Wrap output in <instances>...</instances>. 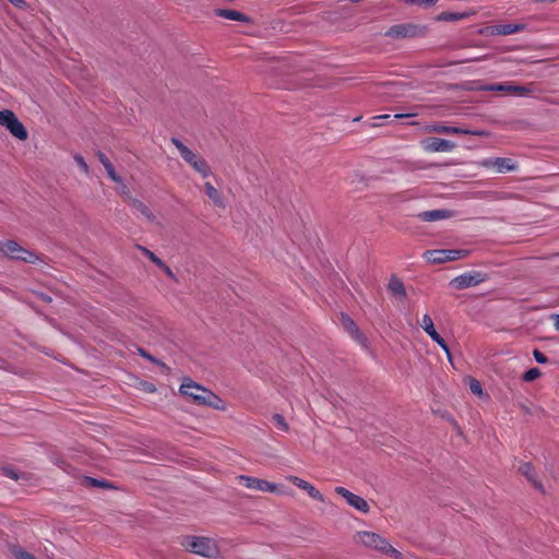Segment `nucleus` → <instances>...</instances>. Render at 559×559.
Here are the masks:
<instances>
[{"label":"nucleus","instance_id":"1","mask_svg":"<svg viewBox=\"0 0 559 559\" xmlns=\"http://www.w3.org/2000/svg\"><path fill=\"white\" fill-rule=\"evenodd\" d=\"M171 143L178 150L181 158L199 175L203 178H207L211 175V168L207 162L201 157L198 153L190 150L183 144L178 138H171Z\"/></svg>","mask_w":559,"mask_h":559},{"label":"nucleus","instance_id":"2","mask_svg":"<svg viewBox=\"0 0 559 559\" xmlns=\"http://www.w3.org/2000/svg\"><path fill=\"white\" fill-rule=\"evenodd\" d=\"M469 251L465 249H435L427 250L424 258L432 264H441L449 261H456L468 257Z\"/></svg>","mask_w":559,"mask_h":559},{"label":"nucleus","instance_id":"3","mask_svg":"<svg viewBox=\"0 0 559 559\" xmlns=\"http://www.w3.org/2000/svg\"><path fill=\"white\" fill-rule=\"evenodd\" d=\"M187 540L188 543L186 544V547L193 554L205 558H214L218 554V548L215 542L209 537H187Z\"/></svg>","mask_w":559,"mask_h":559},{"label":"nucleus","instance_id":"4","mask_svg":"<svg viewBox=\"0 0 559 559\" xmlns=\"http://www.w3.org/2000/svg\"><path fill=\"white\" fill-rule=\"evenodd\" d=\"M0 251L10 259L20 260L27 263H35L38 260V257L34 252L21 247L14 240H5L0 242Z\"/></svg>","mask_w":559,"mask_h":559},{"label":"nucleus","instance_id":"5","mask_svg":"<svg viewBox=\"0 0 559 559\" xmlns=\"http://www.w3.org/2000/svg\"><path fill=\"white\" fill-rule=\"evenodd\" d=\"M179 392L182 395L189 397L194 404L203 406L206 399L205 393L209 392V389L200 385L190 378H185L180 385Z\"/></svg>","mask_w":559,"mask_h":559},{"label":"nucleus","instance_id":"6","mask_svg":"<svg viewBox=\"0 0 559 559\" xmlns=\"http://www.w3.org/2000/svg\"><path fill=\"white\" fill-rule=\"evenodd\" d=\"M486 274L478 271H471L451 280L450 285L455 289H466L479 285L486 281Z\"/></svg>","mask_w":559,"mask_h":559},{"label":"nucleus","instance_id":"7","mask_svg":"<svg viewBox=\"0 0 559 559\" xmlns=\"http://www.w3.org/2000/svg\"><path fill=\"white\" fill-rule=\"evenodd\" d=\"M526 29L524 23H500L496 25L486 26L481 34L486 36H508L515 33H521Z\"/></svg>","mask_w":559,"mask_h":559},{"label":"nucleus","instance_id":"8","mask_svg":"<svg viewBox=\"0 0 559 559\" xmlns=\"http://www.w3.org/2000/svg\"><path fill=\"white\" fill-rule=\"evenodd\" d=\"M426 132H435V133H441V134H471V135H478V136H485L487 135V132L484 130H471L460 127H449L439 122H435L431 124H428L425 127Z\"/></svg>","mask_w":559,"mask_h":559},{"label":"nucleus","instance_id":"9","mask_svg":"<svg viewBox=\"0 0 559 559\" xmlns=\"http://www.w3.org/2000/svg\"><path fill=\"white\" fill-rule=\"evenodd\" d=\"M420 146L425 152H452L455 143L440 138H428L420 142Z\"/></svg>","mask_w":559,"mask_h":559},{"label":"nucleus","instance_id":"10","mask_svg":"<svg viewBox=\"0 0 559 559\" xmlns=\"http://www.w3.org/2000/svg\"><path fill=\"white\" fill-rule=\"evenodd\" d=\"M335 492L343 497L346 502L356 510L362 513H368L370 511L369 503L362 497L353 493L345 487H336Z\"/></svg>","mask_w":559,"mask_h":559},{"label":"nucleus","instance_id":"11","mask_svg":"<svg viewBox=\"0 0 559 559\" xmlns=\"http://www.w3.org/2000/svg\"><path fill=\"white\" fill-rule=\"evenodd\" d=\"M478 90L488 92H506L518 96H525L531 92V90L525 86L515 85L510 82L488 84L480 86Z\"/></svg>","mask_w":559,"mask_h":559},{"label":"nucleus","instance_id":"12","mask_svg":"<svg viewBox=\"0 0 559 559\" xmlns=\"http://www.w3.org/2000/svg\"><path fill=\"white\" fill-rule=\"evenodd\" d=\"M479 165L485 168H495L499 174L514 171L518 168V165L511 158L507 157L485 159L481 160Z\"/></svg>","mask_w":559,"mask_h":559},{"label":"nucleus","instance_id":"13","mask_svg":"<svg viewBox=\"0 0 559 559\" xmlns=\"http://www.w3.org/2000/svg\"><path fill=\"white\" fill-rule=\"evenodd\" d=\"M358 536L361 544L366 547L373 548L381 552H383L389 543L385 538L372 532H359Z\"/></svg>","mask_w":559,"mask_h":559},{"label":"nucleus","instance_id":"14","mask_svg":"<svg viewBox=\"0 0 559 559\" xmlns=\"http://www.w3.org/2000/svg\"><path fill=\"white\" fill-rule=\"evenodd\" d=\"M452 213L453 212H419L412 216L409 222L411 226H408V228H417L416 223L418 222L426 223L450 218Z\"/></svg>","mask_w":559,"mask_h":559},{"label":"nucleus","instance_id":"15","mask_svg":"<svg viewBox=\"0 0 559 559\" xmlns=\"http://www.w3.org/2000/svg\"><path fill=\"white\" fill-rule=\"evenodd\" d=\"M341 323L343 328L360 344L366 345L367 338L360 332L354 320L346 313H341Z\"/></svg>","mask_w":559,"mask_h":559},{"label":"nucleus","instance_id":"16","mask_svg":"<svg viewBox=\"0 0 559 559\" xmlns=\"http://www.w3.org/2000/svg\"><path fill=\"white\" fill-rule=\"evenodd\" d=\"M239 480L247 487V488H252V489H257V490H260V491H274L276 486L272 483H269L264 479H260V478H255V477H251V476H245V475H241L239 477Z\"/></svg>","mask_w":559,"mask_h":559},{"label":"nucleus","instance_id":"17","mask_svg":"<svg viewBox=\"0 0 559 559\" xmlns=\"http://www.w3.org/2000/svg\"><path fill=\"white\" fill-rule=\"evenodd\" d=\"M519 472L537 489L539 492L545 493V488L540 480L537 478V473L530 462L522 463Z\"/></svg>","mask_w":559,"mask_h":559},{"label":"nucleus","instance_id":"18","mask_svg":"<svg viewBox=\"0 0 559 559\" xmlns=\"http://www.w3.org/2000/svg\"><path fill=\"white\" fill-rule=\"evenodd\" d=\"M289 481L297 486L300 489H304L307 491V493L314 500L323 502L324 498L323 495L310 483L297 477V476H290Z\"/></svg>","mask_w":559,"mask_h":559},{"label":"nucleus","instance_id":"19","mask_svg":"<svg viewBox=\"0 0 559 559\" xmlns=\"http://www.w3.org/2000/svg\"><path fill=\"white\" fill-rule=\"evenodd\" d=\"M214 14L219 17H224L231 21H238L243 23H249L250 17L239 11L230 10V9H216Z\"/></svg>","mask_w":559,"mask_h":559},{"label":"nucleus","instance_id":"20","mask_svg":"<svg viewBox=\"0 0 559 559\" xmlns=\"http://www.w3.org/2000/svg\"><path fill=\"white\" fill-rule=\"evenodd\" d=\"M9 132L16 139L25 141L28 138L27 130L23 123L15 117L7 128Z\"/></svg>","mask_w":559,"mask_h":559},{"label":"nucleus","instance_id":"21","mask_svg":"<svg viewBox=\"0 0 559 559\" xmlns=\"http://www.w3.org/2000/svg\"><path fill=\"white\" fill-rule=\"evenodd\" d=\"M388 289L399 298L404 299L406 297L404 283L395 275L391 276L388 284Z\"/></svg>","mask_w":559,"mask_h":559},{"label":"nucleus","instance_id":"22","mask_svg":"<svg viewBox=\"0 0 559 559\" xmlns=\"http://www.w3.org/2000/svg\"><path fill=\"white\" fill-rule=\"evenodd\" d=\"M205 394H206V399H205L203 406H209V407H211L213 409H217V411H226L227 405H226L225 401L222 400L218 395L213 393L211 390H209V392Z\"/></svg>","mask_w":559,"mask_h":559},{"label":"nucleus","instance_id":"23","mask_svg":"<svg viewBox=\"0 0 559 559\" xmlns=\"http://www.w3.org/2000/svg\"><path fill=\"white\" fill-rule=\"evenodd\" d=\"M413 26L412 25H394L386 32V36L401 38L413 35Z\"/></svg>","mask_w":559,"mask_h":559},{"label":"nucleus","instance_id":"24","mask_svg":"<svg viewBox=\"0 0 559 559\" xmlns=\"http://www.w3.org/2000/svg\"><path fill=\"white\" fill-rule=\"evenodd\" d=\"M206 195L213 201V205L216 207H224V201L221 192L213 187L210 182L204 185Z\"/></svg>","mask_w":559,"mask_h":559},{"label":"nucleus","instance_id":"25","mask_svg":"<svg viewBox=\"0 0 559 559\" xmlns=\"http://www.w3.org/2000/svg\"><path fill=\"white\" fill-rule=\"evenodd\" d=\"M82 485L85 487H98V488H105V489L114 488V486L109 481H107L105 479L93 478L90 476L83 477Z\"/></svg>","mask_w":559,"mask_h":559},{"label":"nucleus","instance_id":"26","mask_svg":"<svg viewBox=\"0 0 559 559\" xmlns=\"http://www.w3.org/2000/svg\"><path fill=\"white\" fill-rule=\"evenodd\" d=\"M420 326L424 329V331L431 337H437L438 336V332L436 331L435 329V324H433V321L432 319L430 318L429 314H425L423 317V320H421V323H420Z\"/></svg>","mask_w":559,"mask_h":559},{"label":"nucleus","instance_id":"27","mask_svg":"<svg viewBox=\"0 0 559 559\" xmlns=\"http://www.w3.org/2000/svg\"><path fill=\"white\" fill-rule=\"evenodd\" d=\"M15 117L12 110H0V126L8 128Z\"/></svg>","mask_w":559,"mask_h":559},{"label":"nucleus","instance_id":"28","mask_svg":"<svg viewBox=\"0 0 559 559\" xmlns=\"http://www.w3.org/2000/svg\"><path fill=\"white\" fill-rule=\"evenodd\" d=\"M139 250L148 258L156 266L164 265V261H162L153 251L148 250L143 246H138Z\"/></svg>","mask_w":559,"mask_h":559},{"label":"nucleus","instance_id":"29","mask_svg":"<svg viewBox=\"0 0 559 559\" xmlns=\"http://www.w3.org/2000/svg\"><path fill=\"white\" fill-rule=\"evenodd\" d=\"M466 16H467L466 13L443 12L439 15L438 19L441 21L453 22V21L462 20Z\"/></svg>","mask_w":559,"mask_h":559},{"label":"nucleus","instance_id":"30","mask_svg":"<svg viewBox=\"0 0 559 559\" xmlns=\"http://www.w3.org/2000/svg\"><path fill=\"white\" fill-rule=\"evenodd\" d=\"M11 552L13 554V556L16 559H36L34 555H32L31 552H27L20 546H13L11 548Z\"/></svg>","mask_w":559,"mask_h":559},{"label":"nucleus","instance_id":"31","mask_svg":"<svg viewBox=\"0 0 559 559\" xmlns=\"http://www.w3.org/2000/svg\"><path fill=\"white\" fill-rule=\"evenodd\" d=\"M468 384H469V390L473 394L477 395V396H483L484 395V391H483V388H481V384L478 380L474 379V378H469L468 380Z\"/></svg>","mask_w":559,"mask_h":559},{"label":"nucleus","instance_id":"32","mask_svg":"<svg viewBox=\"0 0 559 559\" xmlns=\"http://www.w3.org/2000/svg\"><path fill=\"white\" fill-rule=\"evenodd\" d=\"M540 374H542V372L538 368H531L526 372H524L522 379L525 382H532V381L536 380L537 378H539Z\"/></svg>","mask_w":559,"mask_h":559},{"label":"nucleus","instance_id":"33","mask_svg":"<svg viewBox=\"0 0 559 559\" xmlns=\"http://www.w3.org/2000/svg\"><path fill=\"white\" fill-rule=\"evenodd\" d=\"M138 353L140 356H142L143 358L152 361L153 364L155 365H158V366H162V367H166V365L164 362H162L160 360H158L157 358H155L154 356H152L148 352H146L144 348L142 347H138L136 348Z\"/></svg>","mask_w":559,"mask_h":559},{"label":"nucleus","instance_id":"34","mask_svg":"<svg viewBox=\"0 0 559 559\" xmlns=\"http://www.w3.org/2000/svg\"><path fill=\"white\" fill-rule=\"evenodd\" d=\"M3 474L7 476V477H10L14 480H20L21 478L22 479H25V474L22 473V474H19L14 468L10 467V466H5L3 467Z\"/></svg>","mask_w":559,"mask_h":559},{"label":"nucleus","instance_id":"35","mask_svg":"<svg viewBox=\"0 0 559 559\" xmlns=\"http://www.w3.org/2000/svg\"><path fill=\"white\" fill-rule=\"evenodd\" d=\"M106 171L108 177L116 183L122 185V178L116 174L114 165L110 163L109 165H106Z\"/></svg>","mask_w":559,"mask_h":559},{"label":"nucleus","instance_id":"36","mask_svg":"<svg viewBox=\"0 0 559 559\" xmlns=\"http://www.w3.org/2000/svg\"><path fill=\"white\" fill-rule=\"evenodd\" d=\"M275 425L283 431H288L289 427L285 418L281 414H274L272 417Z\"/></svg>","mask_w":559,"mask_h":559},{"label":"nucleus","instance_id":"37","mask_svg":"<svg viewBox=\"0 0 559 559\" xmlns=\"http://www.w3.org/2000/svg\"><path fill=\"white\" fill-rule=\"evenodd\" d=\"M431 340L435 341L444 350V353L448 355L449 360H451L450 348L445 341L443 340V337L440 334H438L437 337H433Z\"/></svg>","mask_w":559,"mask_h":559},{"label":"nucleus","instance_id":"38","mask_svg":"<svg viewBox=\"0 0 559 559\" xmlns=\"http://www.w3.org/2000/svg\"><path fill=\"white\" fill-rule=\"evenodd\" d=\"M431 340L435 341L444 350V353L448 355L449 360H451L450 348L445 341L443 340V337L440 334H438L437 337H433Z\"/></svg>","mask_w":559,"mask_h":559},{"label":"nucleus","instance_id":"39","mask_svg":"<svg viewBox=\"0 0 559 559\" xmlns=\"http://www.w3.org/2000/svg\"><path fill=\"white\" fill-rule=\"evenodd\" d=\"M383 554L390 555V556L394 557L395 559H402V557H403L402 552L399 551L397 549H395L394 547H392L390 545V543H388L386 547L383 550Z\"/></svg>","mask_w":559,"mask_h":559},{"label":"nucleus","instance_id":"40","mask_svg":"<svg viewBox=\"0 0 559 559\" xmlns=\"http://www.w3.org/2000/svg\"><path fill=\"white\" fill-rule=\"evenodd\" d=\"M74 160L76 162V164L79 165V167L81 168V170L84 173V174H88V166L86 164V162L84 160V158L81 156V155H75L74 156Z\"/></svg>","mask_w":559,"mask_h":559},{"label":"nucleus","instance_id":"41","mask_svg":"<svg viewBox=\"0 0 559 559\" xmlns=\"http://www.w3.org/2000/svg\"><path fill=\"white\" fill-rule=\"evenodd\" d=\"M533 356L538 364H546L548 361L546 355L538 349H534Z\"/></svg>","mask_w":559,"mask_h":559},{"label":"nucleus","instance_id":"42","mask_svg":"<svg viewBox=\"0 0 559 559\" xmlns=\"http://www.w3.org/2000/svg\"><path fill=\"white\" fill-rule=\"evenodd\" d=\"M159 269L171 280L177 281L176 275L171 271V269L164 262V265H160Z\"/></svg>","mask_w":559,"mask_h":559},{"label":"nucleus","instance_id":"43","mask_svg":"<svg viewBox=\"0 0 559 559\" xmlns=\"http://www.w3.org/2000/svg\"><path fill=\"white\" fill-rule=\"evenodd\" d=\"M97 157L99 159V162L102 163V165L106 168V165H109L111 162L107 158V156L102 153V152H98L97 153Z\"/></svg>","mask_w":559,"mask_h":559},{"label":"nucleus","instance_id":"44","mask_svg":"<svg viewBox=\"0 0 559 559\" xmlns=\"http://www.w3.org/2000/svg\"><path fill=\"white\" fill-rule=\"evenodd\" d=\"M142 386H143L144 391H146L148 393H153V392L156 391L155 385L153 383H151V382H147V381L143 382Z\"/></svg>","mask_w":559,"mask_h":559},{"label":"nucleus","instance_id":"45","mask_svg":"<svg viewBox=\"0 0 559 559\" xmlns=\"http://www.w3.org/2000/svg\"><path fill=\"white\" fill-rule=\"evenodd\" d=\"M146 215L148 222L156 223V225H160L158 221H156V215L154 212H143Z\"/></svg>","mask_w":559,"mask_h":559},{"label":"nucleus","instance_id":"46","mask_svg":"<svg viewBox=\"0 0 559 559\" xmlns=\"http://www.w3.org/2000/svg\"><path fill=\"white\" fill-rule=\"evenodd\" d=\"M36 296H37L40 300H43L44 302L49 304V302H51V301H52V298H51L49 295L45 294V293H36Z\"/></svg>","mask_w":559,"mask_h":559},{"label":"nucleus","instance_id":"47","mask_svg":"<svg viewBox=\"0 0 559 559\" xmlns=\"http://www.w3.org/2000/svg\"><path fill=\"white\" fill-rule=\"evenodd\" d=\"M14 7L16 8H25L26 7V2L25 0H9Z\"/></svg>","mask_w":559,"mask_h":559},{"label":"nucleus","instance_id":"48","mask_svg":"<svg viewBox=\"0 0 559 559\" xmlns=\"http://www.w3.org/2000/svg\"><path fill=\"white\" fill-rule=\"evenodd\" d=\"M438 0H416V2H418L419 4H424V5H435L437 3Z\"/></svg>","mask_w":559,"mask_h":559},{"label":"nucleus","instance_id":"49","mask_svg":"<svg viewBox=\"0 0 559 559\" xmlns=\"http://www.w3.org/2000/svg\"><path fill=\"white\" fill-rule=\"evenodd\" d=\"M417 114L416 112H408V114H396L394 116L395 119H400V118H408V117H416Z\"/></svg>","mask_w":559,"mask_h":559},{"label":"nucleus","instance_id":"50","mask_svg":"<svg viewBox=\"0 0 559 559\" xmlns=\"http://www.w3.org/2000/svg\"><path fill=\"white\" fill-rule=\"evenodd\" d=\"M551 318L555 320V326L559 331V314H552Z\"/></svg>","mask_w":559,"mask_h":559},{"label":"nucleus","instance_id":"51","mask_svg":"<svg viewBox=\"0 0 559 559\" xmlns=\"http://www.w3.org/2000/svg\"><path fill=\"white\" fill-rule=\"evenodd\" d=\"M391 116L390 115H380V116H376L373 117L374 120H380V119H389Z\"/></svg>","mask_w":559,"mask_h":559}]
</instances>
